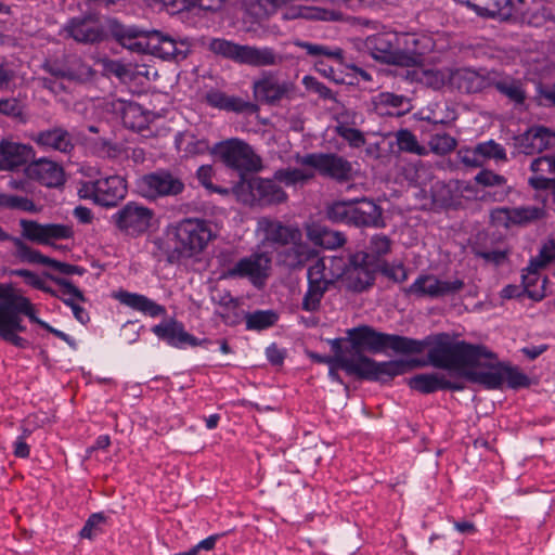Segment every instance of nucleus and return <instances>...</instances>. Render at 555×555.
<instances>
[{
	"mask_svg": "<svg viewBox=\"0 0 555 555\" xmlns=\"http://www.w3.org/2000/svg\"><path fill=\"white\" fill-rule=\"evenodd\" d=\"M496 354L483 345L465 340H452L448 334L434 336L427 352L426 365L453 372L468 382L482 385L487 389H501L504 376Z\"/></svg>",
	"mask_w": 555,
	"mask_h": 555,
	"instance_id": "nucleus-1",
	"label": "nucleus"
},
{
	"mask_svg": "<svg viewBox=\"0 0 555 555\" xmlns=\"http://www.w3.org/2000/svg\"><path fill=\"white\" fill-rule=\"evenodd\" d=\"M344 343H348L347 337H340L330 340L331 349L334 353L332 361L349 376L371 382L389 383L395 377L403 375L406 372L426 366L425 360L397 359L377 362L367 356L354 358L349 353L350 347L344 349Z\"/></svg>",
	"mask_w": 555,
	"mask_h": 555,
	"instance_id": "nucleus-2",
	"label": "nucleus"
},
{
	"mask_svg": "<svg viewBox=\"0 0 555 555\" xmlns=\"http://www.w3.org/2000/svg\"><path fill=\"white\" fill-rule=\"evenodd\" d=\"M350 345L349 353L354 358L365 356L364 352L380 353L391 349L400 354H421L427 347H431L434 336L415 339L397 334L378 332L370 325H359L346 331Z\"/></svg>",
	"mask_w": 555,
	"mask_h": 555,
	"instance_id": "nucleus-3",
	"label": "nucleus"
},
{
	"mask_svg": "<svg viewBox=\"0 0 555 555\" xmlns=\"http://www.w3.org/2000/svg\"><path fill=\"white\" fill-rule=\"evenodd\" d=\"M22 315L27 317L31 323L38 324L70 347L76 346L75 340L69 335L39 319L31 301L27 297L17 294L14 289L8 301L0 305V339L21 349L29 347V341L18 335V333L26 331V327L23 325Z\"/></svg>",
	"mask_w": 555,
	"mask_h": 555,
	"instance_id": "nucleus-4",
	"label": "nucleus"
},
{
	"mask_svg": "<svg viewBox=\"0 0 555 555\" xmlns=\"http://www.w3.org/2000/svg\"><path fill=\"white\" fill-rule=\"evenodd\" d=\"M170 234L173 243L167 256L170 263L198 255L215 237L210 222L198 218H185L177 222L171 227Z\"/></svg>",
	"mask_w": 555,
	"mask_h": 555,
	"instance_id": "nucleus-5",
	"label": "nucleus"
},
{
	"mask_svg": "<svg viewBox=\"0 0 555 555\" xmlns=\"http://www.w3.org/2000/svg\"><path fill=\"white\" fill-rule=\"evenodd\" d=\"M208 50L223 59L251 67H271L282 65L285 56L272 47L240 44L223 38H214Z\"/></svg>",
	"mask_w": 555,
	"mask_h": 555,
	"instance_id": "nucleus-6",
	"label": "nucleus"
},
{
	"mask_svg": "<svg viewBox=\"0 0 555 555\" xmlns=\"http://www.w3.org/2000/svg\"><path fill=\"white\" fill-rule=\"evenodd\" d=\"M229 256H219L221 279H247L256 287L264 285L271 269V258L266 253H254L236 262H231Z\"/></svg>",
	"mask_w": 555,
	"mask_h": 555,
	"instance_id": "nucleus-7",
	"label": "nucleus"
},
{
	"mask_svg": "<svg viewBox=\"0 0 555 555\" xmlns=\"http://www.w3.org/2000/svg\"><path fill=\"white\" fill-rule=\"evenodd\" d=\"M374 262L364 254V250L349 253L338 276L343 279L349 291L365 292L374 285L378 273V266Z\"/></svg>",
	"mask_w": 555,
	"mask_h": 555,
	"instance_id": "nucleus-8",
	"label": "nucleus"
},
{
	"mask_svg": "<svg viewBox=\"0 0 555 555\" xmlns=\"http://www.w3.org/2000/svg\"><path fill=\"white\" fill-rule=\"evenodd\" d=\"M215 153L227 167L236 170L240 175L255 172L261 168V159L254 153L250 145L236 138L217 143Z\"/></svg>",
	"mask_w": 555,
	"mask_h": 555,
	"instance_id": "nucleus-9",
	"label": "nucleus"
},
{
	"mask_svg": "<svg viewBox=\"0 0 555 555\" xmlns=\"http://www.w3.org/2000/svg\"><path fill=\"white\" fill-rule=\"evenodd\" d=\"M296 86L289 79H281L278 72L262 70L253 82L255 99L261 104L275 106L283 100H292Z\"/></svg>",
	"mask_w": 555,
	"mask_h": 555,
	"instance_id": "nucleus-10",
	"label": "nucleus"
},
{
	"mask_svg": "<svg viewBox=\"0 0 555 555\" xmlns=\"http://www.w3.org/2000/svg\"><path fill=\"white\" fill-rule=\"evenodd\" d=\"M140 194L147 199L178 196L184 189L182 179L168 169H157L142 176L138 182Z\"/></svg>",
	"mask_w": 555,
	"mask_h": 555,
	"instance_id": "nucleus-11",
	"label": "nucleus"
},
{
	"mask_svg": "<svg viewBox=\"0 0 555 555\" xmlns=\"http://www.w3.org/2000/svg\"><path fill=\"white\" fill-rule=\"evenodd\" d=\"M300 164L315 169L320 176L338 183L348 182L353 177L352 164L336 153H310L300 159Z\"/></svg>",
	"mask_w": 555,
	"mask_h": 555,
	"instance_id": "nucleus-12",
	"label": "nucleus"
},
{
	"mask_svg": "<svg viewBox=\"0 0 555 555\" xmlns=\"http://www.w3.org/2000/svg\"><path fill=\"white\" fill-rule=\"evenodd\" d=\"M79 194L101 206L112 207L126 196L127 185L121 177L113 175L83 183Z\"/></svg>",
	"mask_w": 555,
	"mask_h": 555,
	"instance_id": "nucleus-13",
	"label": "nucleus"
},
{
	"mask_svg": "<svg viewBox=\"0 0 555 555\" xmlns=\"http://www.w3.org/2000/svg\"><path fill=\"white\" fill-rule=\"evenodd\" d=\"M21 235L24 240L44 246L55 245L56 241L70 240L74 237L73 227L63 223H40L36 220L21 219Z\"/></svg>",
	"mask_w": 555,
	"mask_h": 555,
	"instance_id": "nucleus-14",
	"label": "nucleus"
},
{
	"mask_svg": "<svg viewBox=\"0 0 555 555\" xmlns=\"http://www.w3.org/2000/svg\"><path fill=\"white\" fill-rule=\"evenodd\" d=\"M154 218V211L137 202H129L112 216L116 228L130 236L145 233Z\"/></svg>",
	"mask_w": 555,
	"mask_h": 555,
	"instance_id": "nucleus-15",
	"label": "nucleus"
},
{
	"mask_svg": "<svg viewBox=\"0 0 555 555\" xmlns=\"http://www.w3.org/2000/svg\"><path fill=\"white\" fill-rule=\"evenodd\" d=\"M398 66L416 67L424 62L426 54L435 48L433 38L425 34L399 33Z\"/></svg>",
	"mask_w": 555,
	"mask_h": 555,
	"instance_id": "nucleus-16",
	"label": "nucleus"
},
{
	"mask_svg": "<svg viewBox=\"0 0 555 555\" xmlns=\"http://www.w3.org/2000/svg\"><path fill=\"white\" fill-rule=\"evenodd\" d=\"M42 68L56 78L77 82H87L95 74V70L81 56L74 53L65 54L61 59L47 61Z\"/></svg>",
	"mask_w": 555,
	"mask_h": 555,
	"instance_id": "nucleus-17",
	"label": "nucleus"
},
{
	"mask_svg": "<svg viewBox=\"0 0 555 555\" xmlns=\"http://www.w3.org/2000/svg\"><path fill=\"white\" fill-rule=\"evenodd\" d=\"M308 287L302 297L301 309L307 312H318L321 309V302L333 284L332 280L325 276V263L323 259H318L307 271Z\"/></svg>",
	"mask_w": 555,
	"mask_h": 555,
	"instance_id": "nucleus-18",
	"label": "nucleus"
},
{
	"mask_svg": "<svg viewBox=\"0 0 555 555\" xmlns=\"http://www.w3.org/2000/svg\"><path fill=\"white\" fill-rule=\"evenodd\" d=\"M514 147L519 154L535 155L555 150V131L544 126H532L513 138Z\"/></svg>",
	"mask_w": 555,
	"mask_h": 555,
	"instance_id": "nucleus-19",
	"label": "nucleus"
},
{
	"mask_svg": "<svg viewBox=\"0 0 555 555\" xmlns=\"http://www.w3.org/2000/svg\"><path fill=\"white\" fill-rule=\"evenodd\" d=\"M544 216V208L539 206L499 207L491 211L493 224L505 229L527 227Z\"/></svg>",
	"mask_w": 555,
	"mask_h": 555,
	"instance_id": "nucleus-20",
	"label": "nucleus"
},
{
	"mask_svg": "<svg viewBox=\"0 0 555 555\" xmlns=\"http://www.w3.org/2000/svg\"><path fill=\"white\" fill-rule=\"evenodd\" d=\"M146 49L154 56L179 62L189 55L191 43L186 39L176 40L160 31H153L147 37Z\"/></svg>",
	"mask_w": 555,
	"mask_h": 555,
	"instance_id": "nucleus-21",
	"label": "nucleus"
},
{
	"mask_svg": "<svg viewBox=\"0 0 555 555\" xmlns=\"http://www.w3.org/2000/svg\"><path fill=\"white\" fill-rule=\"evenodd\" d=\"M67 37L85 44H93L104 40L105 31L100 21L92 16H77L70 18L63 28Z\"/></svg>",
	"mask_w": 555,
	"mask_h": 555,
	"instance_id": "nucleus-22",
	"label": "nucleus"
},
{
	"mask_svg": "<svg viewBox=\"0 0 555 555\" xmlns=\"http://www.w3.org/2000/svg\"><path fill=\"white\" fill-rule=\"evenodd\" d=\"M399 33L382 31L369 36L365 47L371 55L385 64L398 65L399 60Z\"/></svg>",
	"mask_w": 555,
	"mask_h": 555,
	"instance_id": "nucleus-23",
	"label": "nucleus"
},
{
	"mask_svg": "<svg viewBox=\"0 0 555 555\" xmlns=\"http://www.w3.org/2000/svg\"><path fill=\"white\" fill-rule=\"evenodd\" d=\"M152 332L160 339L175 348L185 346L197 347L208 344V339H198L184 330V325L176 320L162 322L152 327Z\"/></svg>",
	"mask_w": 555,
	"mask_h": 555,
	"instance_id": "nucleus-24",
	"label": "nucleus"
},
{
	"mask_svg": "<svg viewBox=\"0 0 555 555\" xmlns=\"http://www.w3.org/2000/svg\"><path fill=\"white\" fill-rule=\"evenodd\" d=\"M33 142L46 151H55L69 154L74 147V138L72 133L63 127H53L40 130L30 135Z\"/></svg>",
	"mask_w": 555,
	"mask_h": 555,
	"instance_id": "nucleus-25",
	"label": "nucleus"
},
{
	"mask_svg": "<svg viewBox=\"0 0 555 555\" xmlns=\"http://www.w3.org/2000/svg\"><path fill=\"white\" fill-rule=\"evenodd\" d=\"M411 389L424 395L438 390L462 391L465 385L461 382H452L441 373H421L411 377L408 382Z\"/></svg>",
	"mask_w": 555,
	"mask_h": 555,
	"instance_id": "nucleus-26",
	"label": "nucleus"
},
{
	"mask_svg": "<svg viewBox=\"0 0 555 555\" xmlns=\"http://www.w3.org/2000/svg\"><path fill=\"white\" fill-rule=\"evenodd\" d=\"M529 169L528 184L535 191H546L555 184V154H545L533 158Z\"/></svg>",
	"mask_w": 555,
	"mask_h": 555,
	"instance_id": "nucleus-27",
	"label": "nucleus"
},
{
	"mask_svg": "<svg viewBox=\"0 0 555 555\" xmlns=\"http://www.w3.org/2000/svg\"><path fill=\"white\" fill-rule=\"evenodd\" d=\"M204 102L212 108L224 111L228 113H253L257 109V106L254 103L245 101L236 95H229L225 92L216 88H211L206 91L204 95Z\"/></svg>",
	"mask_w": 555,
	"mask_h": 555,
	"instance_id": "nucleus-28",
	"label": "nucleus"
},
{
	"mask_svg": "<svg viewBox=\"0 0 555 555\" xmlns=\"http://www.w3.org/2000/svg\"><path fill=\"white\" fill-rule=\"evenodd\" d=\"M26 172L29 178L49 188L60 186L64 183L63 168L55 162L47 158L31 162L27 166Z\"/></svg>",
	"mask_w": 555,
	"mask_h": 555,
	"instance_id": "nucleus-29",
	"label": "nucleus"
},
{
	"mask_svg": "<svg viewBox=\"0 0 555 555\" xmlns=\"http://www.w3.org/2000/svg\"><path fill=\"white\" fill-rule=\"evenodd\" d=\"M259 227L268 242L278 245H288L301 241V231L297 227L285 225L279 220L261 218Z\"/></svg>",
	"mask_w": 555,
	"mask_h": 555,
	"instance_id": "nucleus-30",
	"label": "nucleus"
},
{
	"mask_svg": "<svg viewBox=\"0 0 555 555\" xmlns=\"http://www.w3.org/2000/svg\"><path fill=\"white\" fill-rule=\"evenodd\" d=\"M30 145L2 141L0 143V170H13L27 164L34 157Z\"/></svg>",
	"mask_w": 555,
	"mask_h": 555,
	"instance_id": "nucleus-31",
	"label": "nucleus"
},
{
	"mask_svg": "<svg viewBox=\"0 0 555 555\" xmlns=\"http://www.w3.org/2000/svg\"><path fill=\"white\" fill-rule=\"evenodd\" d=\"M351 224L382 228L385 225L383 210L373 201L366 198L357 199L352 204Z\"/></svg>",
	"mask_w": 555,
	"mask_h": 555,
	"instance_id": "nucleus-32",
	"label": "nucleus"
},
{
	"mask_svg": "<svg viewBox=\"0 0 555 555\" xmlns=\"http://www.w3.org/2000/svg\"><path fill=\"white\" fill-rule=\"evenodd\" d=\"M545 264L535 257L532 258L527 268L522 270L521 281L525 294L534 301H540L545 296V284L547 279L541 276L540 270Z\"/></svg>",
	"mask_w": 555,
	"mask_h": 555,
	"instance_id": "nucleus-33",
	"label": "nucleus"
},
{
	"mask_svg": "<svg viewBox=\"0 0 555 555\" xmlns=\"http://www.w3.org/2000/svg\"><path fill=\"white\" fill-rule=\"evenodd\" d=\"M115 298L121 305L151 318H157L166 314V308L164 306L155 302L142 294L120 291L115 295Z\"/></svg>",
	"mask_w": 555,
	"mask_h": 555,
	"instance_id": "nucleus-34",
	"label": "nucleus"
},
{
	"mask_svg": "<svg viewBox=\"0 0 555 555\" xmlns=\"http://www.w3.org/2000/svg\"><path fill=\"white\" fill-rule=\"evenodd\" d=\"M255 205L270 206L284 203L286 192L276 183V180L254 178Z\"/></svg>",
	"mask_w": 555,
	"mask_h": 555,
	"instance_id": "nucleus-35",
	"label": "nucleus"
},
{
	"mask_svg": "<svg viewBox=\"0 0 555 555\" xmlns=\"http://www.w3.org/2000/svg\"><path fill=\"white\" fill-rule=\"evenodd\" d=\"M375 111L379 115L401 116L411 109L405 95L391 92H380L373 99Z\"/></svg>",
	"mask_w": 555,
	"mask_h": 555,
	"instance_id": "nucleus-36",
	"label": "nucleus"
},
{
	"mask_svg": "<svg viewBox=\"0 0 555 555\" xmlns=\"http://www.w3.org/2000/svg\"><path fill=\"white\" fill-rule=\"evenodd\" d=\"M450 83L463 93H477L488 86L482 76L468 68L450 72Z\"/></svg>",
	"mask_w": 555,
	"mask_h": 555,
	"instance_id": "nucleus-37",
	"label": "nucleus"
},
{
	"mask_svg": "<svg viewBox=\"0 0 555 555\" xmlns=\"http://www.w3.org/2000/svg\"><path fill=\"white\" fill-rule=\"evenodd\" d=\"M114 108L120 113L125 127L138 131L146 128L149 115L138 103L118 100L117 103L114 104Z\"/></svg>",
	"mask_w": 555,
	"mask_h": 555,
	"instance_id": "nucleus-38",
	"label": "nucleus"
},
{
	"mask_svg": "<svg viewBox=\"0 0 555 555\" xmlns=\"http://www.w3.org/2000/svg\"><path fill=\"white\" fill-rule=\"evenodd\" d=\"M211 301L224 309L222 312H218L222 322L225 325L234 326L237 325L242 318L238 312V299L234 298L229 291H216L210 297Z\"/></svg>",
	"mask_w": 555,
	"mask_h": 555,
	"instance_id": "nucleus-39",
	"label": "nucleus"
},
{
	"mask_svg": "<svg viewBox=\"0 0 555 555\" xmlns=\"http://www.w3.org/2000/svg\"><path fill=\"white\" fill-rule=\"evenodd\" d=\"M308 236L315 245L326 249H335L346 243V236L343 232L320 224L308 228Z\"/></svg>",
	"mask_w": 555,
	"mask_h": 555,
	"instance_id": "nucleus-40",
	"label": "nucleus"
},
{
	"mask_svg": "<svg viewBox=\"0 0 555 555\" xmlns=\"http://www.w3.org/2000/svg\"><path fill=\"white\" fill-rule=\"evenodd\" d=\"M476 14L483 18L509 21L513 17L512 0H483L476 5Z\"/></svg>",
	"mask_w": 555,
	"mask_h": 555,
	"instance_id": "nucleus-41",
	"label": "nucleus"
},
{
	"mask_svg": "<svg viewBox=\"0 0 555 555\" xmlns=\"http://www.w3.org/2000/svg\"><path fill=\"white\" fill-rule=\"evenodd\" d=\"M44 275L60 286L55 298L62 300L67 307L76 302H86L83 293L69 280L46 272Z\"/></svg>",
	"mask_w": 555,
	"mask_h": 555,
	"instance_id": "nucleus-42",
	"label": "nucleus"
},
{
	"mask_svg": "<svg viewBox=\"0 0 555 555\" xmlns=\"http://www.w3.org/2000/svg\"><path fill=\"white\" fill-rule=\"evenodd\" d=\"M438 285L439 279L436 275L421 274L404 292L417 298H439Z\"/></svg>",
	"mask_w": 555,
	"mask_h": 555,
	"instance_id": "nucleus-43",
	"label": "nucleus"
},
{
	"mask_svg": "<svg viewBox=\"0 0 555 555\" xmlns=\"http://www.w3.org/2000/svg\"><path fill=\"white\" fill-rule=\"evenodd\" d=\"M294 44L304 49L310 56L325 57L338 65L344 64V50L340 48H331L324 44H318L302 40H295Z\"/></svg>",
	"mask_w": 555,
	"mask_h": 555,
	"instance_id": "nucleus-44",
	"label": "nucleus"
},
{
	"mask_svg": "<svg viewBox=\"0 0 555 555\" xmlns=\"http://www.w3.org/2000/svg\"><path fill=\"white\" fill-rule=\"evenodd\" d=\"M490 85L516 104H522L526 99V92L522 88V83L512 77L493 79Z\"/></svg>",
	"mask_w": 555,
	"mask_h": 555,
	"instance_id": "nucleus-45",
	"label": "nucleus"
},
{
	"mask_svg": "<svg viewBox=\"0 0 555 555\" xmlns=\"http://www.w3.org/2000/svg\"><path fill=\"white\" fill-rule=\"evenodd\" d=\"M27 263L48 266L65 275H82L86 272V270L82 267L70 264L67 262H62L56 259L50 258L48 256H44L37 249H34Z\"/></svg>",
	"mask_w": 555,
	"mask_h": 555,
	"instance_id": "nucleus-46",
	"label": "nucleus"
},
{
	"mask_svg": "<svg viewBox=\"0 0 555 555\" xmlns=\"http://www.w3.org/2000/svg\"><path fill=\"white\" fill-rule=\"evenodd\" d=\"M392 241L385 234L373 235L366 246L364 254L370 257L372 261H375L377 266L386 261L385 257L391 253Z\"/></svg>",
	"mask_w": 555,
	"mask_h": 555,
	"instance_id": "nucleus-47",
	"label": "nucleus"
},
{
	"mask_svg": "<svg viewBox=\"0 0 555 555\" xmlns=\"http://www.w3.org/2000/svg\"><path fill=\"white\" fill-rule=\"evenodd\" d=\"M279 320L278 314L272 310H257L246 313V328L250 331H263L273 326Z\"/></svg>",
	"mask_w": 555,
	"mask_h": 555,
	"instance_id": "nucleus-48",
	"label": "nucleus"
},
{
	"mask_svg": "<svg viewBox=\"0 0 555 555\" xmlns=\"http://www.w3.org/2000/svg\"><path fill=\"white\" fill-rule=\"evenodd\" d=\"M416 79L428 88L440 90L450 81V72L438 68L421 69L416 72Z\"/></svg>",
	"mask_w": 555,
	"mask_h": 555,
	"instance_id": "nucleus-49",
	"label": "nucleus"
},
{
	"mask_svg": "<svg viewBox=\"0 0 555 555\" xmlns=\"http://www.w3.org/2000/svg\"><path fill=\"white\" fill-rule=\"evenodd\" d=\"M396 141L400 152L424 156L428 153L424 145H421L412 131L400 129L396 133Z\"/></svg>",
	"mask_w": 555,
	"mask_h": 555,
	"instance_id": "nucleus-50",
	"label": "nucleus"
},
{
	"mask_svg": "<svg viewBox=\"0 0 555 555\" xmlns=\"http://www.w3.org/2000/svg\"><path fill=\"white\" fill-rule=\"evenodd\" d=\"M0 208L16 209L25 212H39L33 199L24 196L0 193Z\"/></svg>",
	"mask_w": 555,
	"mask_h": 555,
	"instance_id": "nucleus-51",
	"label": "nucleus"
},
{
	"mask_svg": "<svg viewBox=\"0 0 555 555\" xmlns=\"http://www.w3.org/2000/svg\"><path fill=\"white\" fill-rule=\"evenodd\" d=\"M293 246L287 253V263L291 267H301L317 257V251L307 244L291 243Z\"/></svg>",
	"mask_w": 555,
	"mask_h": 555,
	"instance_id": "nucleus-52",
	"label": "nucleus"
},
{
	"mask_svg": "<svg viewBox=\"0 0 555 555\" xmlns=\"http://www.w3.org/2000/svg\"><path fill=\"white\" fill-rule=\"evenodd\" d=\"M551 18V9L541 3H534L521 14V22L530 26L541 27Z\"/></svg>",
	"mask_w": 555,
	"mask_h": 555,
	"instance_id": "nucleus-53",
	"label": "nucleus"
},
{
	"mask_svg": "<svg viewBox=\"0 0 555 555\" xmlns=\"http://www.w3.org/2000/svg\"><path fill=\"white\" fill-rule=\"evenodd\" d=\"M106 520L107 517L104 513L91 514L79 532L80 538L93 540L104 532L103 527L106 524Z\"/></svg>",
	"mask_w": 555,
	"mask_h": 555,
	"instance_id": "nucleus-54",
	"label": "nucleus"
},
{
	"mask_svg": "<svg viewBox=\"0 0 555 555\" xmlns=\"http://www.w3.org/2000/svg\"><path fill=\"white\" fill-rule=\"evenodd\" d=\"M0 241H2V242L9 241L13 244V246L15 248L13 255L21 262H28V260L35 249L25 243V240L23 238V236H21V237L13 236V235L9 234L8 232H5L1 227H0Z\"/></svg>",
	"mask_w": 555,
	"mask_h": 555,
	"instance_id": "nucleus-55",
	"label": "nucleus"
},
{
	"mask_svg": "<svg viewBox=\"0 0 555 555\" xmlns=\"http://www.w3.org/2000/svg\"><path fill=\"white\" fill-rule=\"evenodd\" d=\"M11 275L23 278L25 283L36 289H39L50 296H57L56 289L47 285V283L35 272L27 269H15Z\"/></svg>",
	"mask_w": 555,
	"mask_h": 555,
	"instance_id": "nucleus-56",
	"label": "nucleus"
},
{
	"mask_svg": "<svg viewBox=\"0 0 555 555\" xmlns=\"http://www.w3.org/2000/svg\"><path fill=\"white\" fill-rule=\"evenodd\" d=\"M500 369H502L504 382L507 383L509 388L518 389L528 387L530 385L529 377L520 372L517 367L509 366L505 363H500Z\"/></svg>",
	"mask_w": 555,
	"mask_h": 555,
	"instance_id": "nucleus-57",
	"label": "nucleus"
},
{
	"mask_svg": "<svg viewBox=\"0 0 555 555\" xmlns=\"http://www.w3.org/2000/svg\"><path fill=\"white\" fill-rule=\"evenodd\" d=\"M311 178H313L312 173H306L304 170L298 168L280 169L274 173V180L288 186L295 185L299 182H305Z\"/></svg>",
	"mask_w": 555,
	"mask_h": 555,
	"instance_id": "nucleus-58",
	"label": "nucleus"
},
{
	"mask_svg": "<svg viewBox=\"0 0 555 555\" xmlns=\"http://www.w3.org/2000/svg\"><path fill=\"white\" fill-rule=\"evenodd\" d=\"M353 202H336L327 207L326 216L334 222L351 224V210Z\"/></svg>",
	"mask_w": 555,
	"mask_h": 555,
	"instance_id": "nucleus-59",
	"label": "nucleus"
},
{
	"mask_svg": "<svg viewBox=\"0 0 555 555\" xmlns=\"http://www.w3.org/2000/svg\"><path fill=\"white\" fill-rule=\"evenodd\" d=\"M241 180L234 184L233 193L236 195L237 199L246 205L254 206L255 205V194H254V178L247 180L245 179V175H240Z\"/></svg>",
	"mask_w": 555,
	"mask_h": 555,
	"instance_id": "nucleus-60",
	"label": "nucleus"
},
{
	"mask_svg": "<svg viewBox=\"0 0 555 555\" xmlns=\"http://www.w3.org/2000/svg\"><path fill=\"white\" fill-rule=\"evenodd\" d=\"M429 145L434 153L444 155L456 147V140L448 133H436L431 135Z\"/></svg>",
	"mask_w": 555,
	"mask_h": 555,
	"instance_id": "nucleus-61",
	"label": "nucleus"
},
{
	"mask_svg": "<svg viewBox=\"0 0 555 555\" xmlns=\"http://www.w3.org/2000/svg\"><path fill=\"white\" fill-rule=\"evenodd\" d=\"M477 153L481 154L483 160H506V153L504 147L496 143L494 140H489L487 142L477 144Z\"/></svg>",
	"mask_w": 555,
	"mask_h": 555,
	"instance_id": "nucleus-62",
	"label": "nucleus"
},
{
	"mask_svg": "<svg viewBox=\"0 0 555 555\" xmlns=\"http://www.w3.org/2000/svg\"><path fill=\"white\" fill-rule=\"evenodd\" d=\"M337 134L347 141L351 147L359 149L365 144V137L359 129L339 126L337 127Z\"/></svg>",
	"mask_w": 555,
	"mask_h": 555,
	"instance_id": "nucleus-63",
	"label": "nucleus"
},
{
	"mask_svg": "<svg viewBox=\"0 0 555 555\" xmlns=\"http://www.w3.org/2000/svg\"><path fill=\"white\" fill-rule=\"evenodd\" d=\"M378 272L397 283H402L408 279V273L401 263L391 266L387 261H384L379 263Z\"/></svg>",
	"mask_w": 555,
	"mask_h": 555,
	"instance_id": "nucleus-64",
	"label": "nucleus"
}]
</instances>
